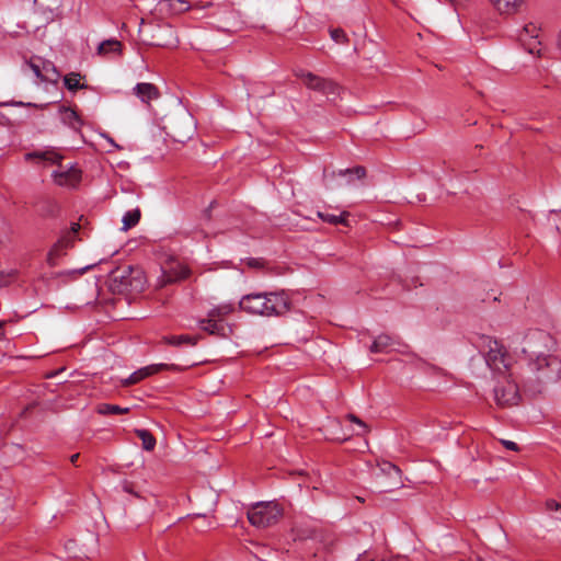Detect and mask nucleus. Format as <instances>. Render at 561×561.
Listing matches in <instances>:
<instances>
[{
	"label": "nucleus",
	"instance_id": "obj_12",
	"mask_svg": "<svg viewBox=\"0 0 561 561\" xmlns=\"http://www.w3.org/2000/svg\"><path fill=\"white\" fill-rule=\"evenodd\" d=\"M188 274L190 271L186 265L179 262L171 263L169 266L163 268L162 282L160 285L163 286L168 283L184 279Z\"/></svg>",
	"mask_w": 561,
	"mask_h": 561
},
{
	"label": "nucleus",
	"instance_id": "obj_21",
	"mask_svg": "<svg viewBox=\"0 0 561 561\" xmlns=\"http://www.w3.org/2000/svg\"><path fill=\"white\" fill-rule=\"evenodd\" d=\"M317 216L320 219H322L323 221L329 222L331 225H337V224H343L346 226L348 225V222H347L348 213H346V211H343L340 215L317 211Z\"/></svg>",
	"mask_w": 561,
	"mask_h": 561
},
{
	"label": "nucleus",
	"instance_id": "obj_32",
	"mask_svg": "<svg viewBox=\"0 0 561 561\" xmlns=\"http://www.w3.org/2000/svg\"><path fill=\"white\" fill-rule=\"evenodd\" d=\"M247 264L252 268H260L263 266V262L260 259H249Z\"/></svg>",
	"mask_w": 561,
	"mask_h": 561
},
{
	"label": "nucleus",
	"instance_id": "obj_20",
	"mask_svg": "<svg viewBox=\"0 0 561 561\" xmlns=\"http://www.w3.org/2000/svg\"><path fill=\"white\" fill-rule=\"evenodd\" d=\"M81 75L80 73H77V72H71V73H68L67 76H65L64 78V83H65V87L69 90V91H77L79 89H84L87 88V85L84 83H81Z\"/></svg>",
	"mask_w": 561,
	"mask_h": 561
},
{
	"label": "nucleus",
	"instance_id": "obj_41",
	"mask_svg": "<svg viewBox=\"0 0 561 561\" xmlns=\"http://www.w3.org/2000/svg\"><path fill=\"white\" fill-rule=\"evenodd\" d=\"M55 102H49V103H46L45 105L46 106H49V105H53Z\"/></svg>",
	"mask_w": 561,
	"mask_h": 561
},
{
	"label": "nucleus",
	"instance_id": "obj_35",
	"mask_svg": "<svg viewBox=\"0 0 561 561\" xmlns=\"http://www.w3.org/2000/svg\"><path fill=\"white\" fill-rule=\"evenodd\" d=\"M93 266H94V264L87 265V266H84V267L80 268V270L78 271V273H79V274H83V273H85L88 270L92 268Z\"/></svg>",
	"mask_w": 561,
	"mask_h": 561
},
{
	"label": "nucleus",
	"instance_id": "obj_26",
	"mask_svg": "<svg viewBox=\"0 0 561 561\" xmlns=\"http://www.w3.org/2000/svg\"><path fill=\"white\" fill-rule=\"evenodd\" d=\"M199 325L202 330L210 334H218L224 329V327L219 323L218 320L210 317L201 320Z\"/></svg>",
	"mask_w": 561,
	"mask_h": 561
},
{
	"label": "nucleus",
	"instance_id": "obj_37",
	"mask_svg": "<svg viewBox=\"0 0 561 561\" xmlns=\"http://www.w3.org/2000/svg\"><path fill=\"white\" fill-rule=\"evenodd\" d=\"M3 322H0V340L4 337V331H3Z\"/></svg>",
	"mask_w": 561,
	"mask_h": 561
},
{
	"label": "nucleus",
	"instance_id": "obj_13",
	"mask_svg": "<svg viewBox=\"0 0 561 561\" xmlns=\"http://www.w3.org/2000/svg\"><path fill=\"white\" fill-rule=\"evenodd\" d=\"M165 368H168V365H165V364L148 365L146 367H142V368L134 371L131 375H129V377L124 380L123 385L129 386V385L137 383V382L141 381L142 379H145L151 375L158 374L159 371H161L162 369H165Z\"/></svg>",
	"mask_w": 561,
	"mask_h": 561
},
{
	"label": "nucleus",
	"instance_id": "obj_5",
	"mask_svg": "<svg viewBox=\"0 0 561 561\" xmlns=\"http://www.w3.org/2000/svg\"><path fill=\"white\" fill-rule=\"evenodd\" d=\"M297 77L310 90L317 91L327 96L328 101L335 102L336 96L340 94L341 88L337 83L330 79H324L312 72L300 70Z\"/></svg>",
	"mask_w": 561,
	"mask_h": 561
},
{
	"label": "nucleus",
	"instance_id": "obj_8",
	"mask_svg": "<svg viewBox=\"0 0 561 561\" xmlns=\"http://www.w3.org/2000/svg\"><path fill=\"white\" fill-rule=\"evenodd\" d=\"M540 28L534 24H526L518 35L522 46L531 55H541V41L539 39Z\"/></svg>",
	"mask_w": 561,
	"mask_h": 561
},
{
	"label": "nucleus",
	"instance_id": "obj_39",
	"mask_svg": "<svg viewBox=\"0 0 561 561\" xmlns=\"http://www.w3.org/2000/svg\"><path fill=\"white\" fill-rule=\"evenodd\" d=\"M389 468L392 469L396 473H399V469L396 466L389 465Z\"/></svg>",
	"mask_w": 561,
	"mask_h": 561
},
{
	"label": "nucleus",
	"instance_id": "obj_18",
	"mask_svg": "<svg viewBox=\"0 0 561 561\" xmlns=\"http://www.w3.org/2000/svg\"><path fill=\"white\" fill-rule=\"evenodd\" d=\"M393 345V340L388 334H380L378 335L371 346L370 352L371 353H381V352H388Z\"/></svg>",
	"mask_w": 561,
	"mask_h": 561
},
{
	"label": "nucleus",
	"instance_id": "obj_11",
	"mask_svg": "<svg viewBox=\"0 0 561 561\" xmlns=\"http://www.w3.org/2000/svg\"><path fill=\"white\" fill-rule=\"evenodd\" d=\"M26 161H36L37 164L47 167L60 163L62 156L55 149L35 150L24 156Z\"/></svg>",
	"mask_w": 561,
	"mask_h": 561
},
{
	"label": "nucleus",
	"instance_id": "obj_14",
	"mask_svg": "<svg viewBox=\"0 0 561 561\" xmlns=\"http://www.w3.org/2000/svg\"><path fill=\"white\" fill-rule=\"evenodd\" d=\"M134 92L142 103L156 101L160 95L158 88L148 82L137 83L134 88Z\"/></svg>",
	"mask_w": 561,
	"mask_h": 561
},
{
	"label": "nucleus",
	"instance_id": "obj_27",
	"mask_svg": "<svg viewBox=\"0 0 561 561\" xmlns=\"http://www.w3.org/2000/svg\"><path fill=\"white\" fill-rule=\"evenodd\" d=\"M164 340L167 343H169L171 345H175V346L182 345L184 343L190 344V345H195L197 343V337L191 336L187 334L178 335V336H168V337H164Z\"/></svg>",
	"mask_w": 561,
	"mask_h": 561
},
{
	"label": "nucleus",
	"instance_id": "obj_10",
	"mask_svg": "<svg viewBox=\"0 0 561 561\" xmlns=\"http://www.w3.org/2000/svg\"><path fill=\"white\" fill-rule=\"evenodd\" d=\"M53 179L59 186L76 187L81 180V171L73 165H59V168L53 172Z\"/></svg>",
	"mask_w": 561,
	"mask_h": 561
},
{
	"label": "nucleus",
	"instance_id": "obj_23",
	"mask_svg": "<svg viewBox=\"0 0 561 561\" xmlns=\"http://www.w3.org/2000/svg\"><path fill=\"white\" fill-rule=\"evenodd\" d=\"M366 171L363 167H356L354 169L340 170L339 175L342 178H346V183H354V179L360 180L365 176Z\"/></svg>",
	"mask_w": 561,
	"mask_h": 561
},
{
	"label": "nucleus",
	"instance_id": "obj_24",
	"mask_svg": "<svg viewBox=\"0 0 561 561\" xmlns=\"http://www.w3.org/2000/svg\"><path fill=\"white\" fill-rule=\"evenodd\" d=\"M233 305L231 304H220L208 311V317L214 318L216 320H221L226 316L230 314L233 311Z\"/></svg>",
	"mask_w": 561,
	"mask_h": 561
},
{
	"label": "nucleus",
	"instance_id": "obj_2",
	"mask_svg": "<svg viewBox=\"0 0 561 561\" xmlns=\"http://www.w3.org/2000/svg\"><path fill=\"white\" fill-rule=\"evenodd\" d=\"M289 306V298L284 290L252 293L244 295L239 301L241 310L264 317L283 314L288 311Z\"/></svg>",
	"mask_w": 561,
	"mask_h": 561
},
{
	"label": "nucleus",
	"instance_id": "obj_17",
	"mask_svg": "<svg viewBox=\"0 0 561 561\" xmlns=\"http://www.w3.org/2000/svg\"><path fill=\"white\" fill-rule=\"evenodd\" d=\"M160 5L173 14H179L190 10L187 0H162Z\"/></svg>",
	"mask_w": 561,
	"mask_h": 561
},
{
	"label": "nucleus",
	"instance_id": "obj_28",
	"mask_svg": "<svg viewBox=\"0 0 561 561\" xmlns=\"http://www.w3.org/2000/svg\"><path fill=\"white\" fill-rule=\"evenodd\" d=\"M137 436L141 439L146 450H152L156 446V438L147 430H136Z\"/></svg>",
	"mask_w": 561,
	"mask_h": 561
},
{
	"label": "nucleus",
	"instance_id": "obj_36",
	"mask_svg": "<svg viewBox=\"0 0 561 561\" xmlns=\"http://www.w3.org/2000/svg\"><path fill=\"white\" fill-rule=\"evenodd\" d=\"M105 138H106V140H107V141H108L113 147L118 148V146L115 144V141H114L111 137L105 136Z\"/></svg>",
	"mask_w": 561,
	"mask_h": 561
},
{
	"label": "nucleus",
	"instance_id": "obj_6",
	"mask_svg": "<svg viewBox=\"0 0 561 561\" xmlns=\"http://www.w3.org/2000/svg\"><path fill=\"white\" fill-rule=\"evenodd\" d=\"M494 400L500 407H513L519 401L517 385L512 380H504L494 388Z\"/></svg>",
	"mask_w": 561,
	"mask_h": 561
},
{
	"label": "nucleus",
	"instance_id": "obj_3",
	"mask_svg": "<svg viewBox=\"0 0 561 561\" xmlns=\"http://www.w3.org/2000/svg\"><path fill=\"white\" fill-rule=\"evenodd\" d=\"M477 344L484 355L486 365L493 371L504 373L508 369L511 357L499 341L488 335H481L478 337Z\"/></svg>",
	"mask_w": 561,
	"mask_h": 561
},
{
	"label": "nucleus",
	"instance_id": "obj_33",
	"mask_svg": "<svg viewBox=\"0 0 561 561\" xmlns=\"http://www.w3.org/2000/svg\"><path fill=\"white\" fill-rule=\"evenodd\" d=\"M502 444L510 450H513V451H517L518 450V446L515 442H512V440H502Z\"/></svg>",
	"mask_w": 561,
	"mask_h": 561
},
{
	"label": "nucleus",
	"instance_id": "obj_30",
	"mask_svg": "<svg viewBox=\"0 0 561 561\" xmlns=\"http://www.w3.org/2000/svg\"><path fill=\"white\" fill-rule=\"evenodd\" d=\"M347 419H348L351 422H353V423L357 424V425L360 427V431H357V432H356V434H357V435H362V434H365V433L367 432V426H366V424H365L362 420H359L357 416H355L354 414H348V415H347Z\"/></svg>",
	"mask_w": 561,
	"mask_h": 561
},
{
	"label": "nucleus",
	"instance_id": "obj_22",
	"mask_svg": "<svg viewBox=\"0 0 561 561\" xmlns=\"http://www.w3.org/2000/svg\"><path fill=\"white\" fill-rule=\"evenodd\" d=\"M95 411L101 415L124 414L129 412V408H122L110 403H100L96 405Z\"/></svg>",
	"mask_w": 561,
	"mask_h": 561
},
{
	"label": "nucleus",
	"instance_id": "obj_15",
	"mask_svg": "<svg viewBox=\"0 0 561 561\" xmlns=\"http://www.w3.org/2000/svg\"><path fill=\"white\" fill-rule=\"evenodd\" d=\"M59 117L65 125L75 130H78L82 125V119L75 107H59Z\"/></svg>",
	"mask_w": 561,
	"mask_h": 561
},
{
	"label": "nucleus",
	"instance_id": "obj_40",
	"mask_svg": "<svg viewBox=\"0 0 561 561\" xmlns=\"http://www.w3.org/2000/svg\"><path fill=\"white\" fill-rule=\"evenodd\" d=\"M176 44H178V41H174V43H172V42H169V43H165L164 45H165V46H167V45H170V46H175Z\"/></svg>",
	"mask_w": 561,
	"mask_h": 561
},
{
	"label": "nucleus",
	"instance_id": "obj_19",
	"mask_svg": "<svg viewBox=\"0 0 561 561\" xmlns=\"http://www.w3.org/2000/svg\"><path fill=\"white\" fill-rule=\"evenodd\" d=\"M122 51V44L119 41L111 38L105 39L102 43H100L98 47V55L104 56L107 54H121Z\"/></svg>",
	"mask_w": 561,
	"mask_h": 561
},
{
	"label": "nucleus",
	"instance_id": "obj_4",
	"mask_svg": "<svg viewBox=\"0 0 561 561\" xmlns=\"http://www.w3.org/2000/svg\"><path fill=\"white\" fill-rule=\"evenodd\" d=\"M282 508L276 502H259L248 511V519L257 528H265L278 522Z\"/></svg>",
	"mask_w": 561,
	"mask_h": 561
},
{
	"label": "nucleus",
	"instance_id": "obj_25",
	"mask_svg": "<svg viewBox=\"0 0 561 561\" xmlns=\"http://www.w3.org/2000/svg\"><path fill=\"white\" fill-rule=\"evenodd\" d=\"M140 219V210L139 209H131L125 213L123 216L122 222H123V230H128L133 227H135Z\"/></svg>",
	"mask_w": 561,
	"mask_h": 561
},
{
	"label": "nucleus",
	"instance_id": "obj_29",
	"mask_svg": "<svg viewBox=\"0 0 561 561\" xmlns=\"http://www.w3.org/2000/svg\"><path fill=\"white\" fill-rule=\"evenodd\" d=\"M330 36L337 44H345L348 42L346 33L342 28L331 30Z\"/></svg>",
	"mask_w": 561,
	"mask_h": 561
},
{
	"label": "nucleus",
	"instance_id": "obj_31",
	"mask_svg": "<svg viewBox=\"0 0 561 561\" xmlns=\"http://www.w3.org/2000/svg\"><path fill=\"white\" fill-rule=\"evenodd\" d=\"M0 105H19V106H22V105H36V104L32 103V102H22V101H5V102H0Z\"/></svg>",
	"mask_w": 561,
	"mask_h": 561
},
{
	"label": "nucleus",
	"instance_id": "obj_16",
	"mask_svg": "<svg viewBox=\"0 0 561 561\" xmlns=\"http://www.w3.org/2000/svg\"><path fill=\"white\" fill-rule=\"evenodd\" d=\"M495 9L505 14L516 13L524 3V0H490Z\"/></svg>",
	"mask_w": 561,
	"mask_h": 561
},
{
	"label": "nucleus",
	"instance_id": "obj_7",
	"mask_svg": "<svg viewBox=\"0 0 561 561\" xmlns=\"http://www.w3.org/2000/svg\"><path fill=\"white\" fill-rule=\"evenodd\" d=\"M34 75L42 81L56 83L60 78V73L56 69L55 65L49 60H44L41 57H33L28 61Z\"/></svg>",
	"mask_w": 561,
	"mask_h": 561
},
{
	"label": "nucleus",
	"instance_id": "obj_9",
	"mask_svg": "<svg viewBox=\"0 0 561 561\" xmlns=\"http://www.w3.org/2000/svg\"><path fill=\"white\" fill-rule=\"evenodd\" d=\"M80 229L79 224H72L71 230L62 236L49 250L47 254V263L49 266H56L58 259L64 255L65 250L72 245L73 237Z\"/></svg>",
	"mask_w": 561,
	"mask_h": 561
},
{
	"label": "nucleus",
	"instance_id": "obj_38",
	"mask_svg": "<svg viewBox=\"0 0 561 561\" xmlns=\"http://www.w3.org/2000/svg\"><path fill=\"white\" fill-rule=\"evenodd\" d=\"M78 458H79V454H75V455H72V456H71L70 461H71L72 463H76V461H77V459H78Z\"/></svg>",
	"mask_w": 561,
	"mask_h": 561
},
{
	"label": "nucleus",
	"instance_id": "obj_34",
	"mask_svg": "<svg viewBox=\"0 0 561 561\" xmlns=\"http://www.w3.org/2000/svg\"><path fill=\"white\" fill-rule=\"evenodd\" d=\"M547 507L549 510H559L561 507V505L558 502H556L554 500H549V501H547Z\"/></svg>",
	"mask_w": 561,
	"mask_h": 561
},
{
	"label": "nucleus",
	"instance_id": "obj_1",
	"mask_svg": "<svg viewBox=\"0 0 561 561\" xmlns=\"http://www.w3.org/2000/svg\"><path fill=\"white\" fill-rule=\"evenodd\" d=\"M550 341L548 333L536 330L530 332L525 340L523 351L529 356V366L541 381L553 382L561 377V360L550 354H543L540 346H546Z\"/></svg>",
	"mask_w": 561,
	"mask_h": 561
}]
</instances>
